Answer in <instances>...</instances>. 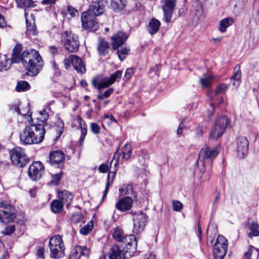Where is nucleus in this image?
Returning a JSON list of instances; mask_svg holds the SVG:
<instances>
[{
	"label": "nucleus",
	"mask_w": 259,
	"mask_h": 259,
	"mask_svg": "<svg viewBox=\"0 0 259 259\" xmlns=\"http://www.w3.org/2000/svg\"><path fill=\"white\" fill-rule=\"evenodd\" d=\"M17 64H21L27 71L25 75H37L43 66L42 58L39 53L32 49L23 50L22 45L17 44Z\"/></svg>",
	"instance_id": "obj_1"
},
{
	"label": "nucleus",
	"mask_w": 259,
	"mask_h": 259,
	"mask_svg": "<svg viewBox=\"0 0 259 259\" xmlns=\"http://www.w3.org/2000/svg\"><path fill=\"white\" fill-rule=\"evenodd\" d=\"M50 256L54 259H59L65 255V246L61 236L55 235L49 241Z\"/></svg>",
	"instance_id": "obj_2"
},
{
	"label": "nucleus",
	"mask_w": 259,
	"mask_h": 259,
	"mask_svg": "<svg viewBox=\"0 0 259 259\" xmlns=\"http://www.w3.org/2000/svg\"><path fill=\"white\" fill-rule=\"evenodd\" d=\"M112 235L115 240L123 242L126 245L127 249L131 250L132 252L136 251L137 241L134 235L126 236L121 229L117 227L114 229Z\"/></svg>",
	"instance_id": "obj_3"
},
{
	"label": "nucleus",
	"mask_w": 259,
	"mask_h": 259,
	"mask_svg": "<svg viewBox=\"0 0 259 259\" xmlns=\"http://www.w3.org/2000/svg\"><path fill=\"white\" fill-rule=\"evenodd\" d=\"M16 218L15 208L7 202H0V221L7 224L13 222Z\"/></svg>",
	"instance_id": "obj_4"
},
{
	"label": "nucleus",
	"mask_w": 259,
	"mask_h": 259,
	"mask_svg": "<svg viewBox=\"0 0 259 259\" xmlns=\"http://www.w3.org/2000/svg\"><path fill=\"white\" fill-rule=\"evenodd\" d=\"M45 173V167L43 164L39 161H34L29 167L28 174L29 178L33 181L39 180Z\"/></svg>",
	"instance_id": "obj_5"
},
{
	"label": "nucleus",
	"mask_w": 259,
	"mask_h": 259,
	"mask_svg": "<svg viewBox=\"0 0 259 259\" xmlns=\"http://www.w3.org/2000/svg\"><path fill=\"white\" fill-rule=\"evenodd\" d=\"M63 42L65 49L71 52L77 51L79 48L77 37L71 33L65 32L63 35Z\"/></svg>",
	"instance_id": "obj_6"
},
{
	"label": "nucleus",
	"mask_w": 259,
	"mask_h": 259,
	"mask_svg": "<svg viewBox=\"0 0 259 259\" xmlns=\"http://www.w3.org/2000/svg\"><path fill=\"white\" fill-rule=\"evenodd\" d=\"M227 123L228 120L225 116L217 118L210 133V137L214 139H217L221 137L224 133Z\"/></svg>",
	"instance_id": "obj_7"
},
{
	"label": "nucleus",
	"mask_w": 259,
	"mask_h": 259,
	"mask_svg": "<svg viewBox=\"0 0 259 259\" xmlns=\"http://www.w3.org/2000/svg\"><path fill=\"white\" fill-rule=\"evenodd\" d=\"M95 16L89 14V12H83L81 16L82 27L89 31H96L99 25L95 21Z\"/></svg>",
	"instance_id": "obj_8"
},
{
	"label": "nucleus",
	"mask_w": 259,
	"mask_h": 259,
	"mask_svg": "<svg viewBox=\"0 0 259 259\" xmlns=\"http://www.w3.org/2000/svg\"><path fill=\"white\" fill-rule=\"evenodd\" d=\"M29 125L30 132L33 136L34 144L41 143L44 138L46 130L44 125L40 123H33Z\"/></svg>",
	"instance_id": "obj_9"
},
{
	"label": "nucleus",
	"mask_w": 259,
	"mask_h": 259,
	"mask_svg": "<svg viewBox=\"0 0 259 259\" xmlns=\"http://www.w3.org/2000/svg\"><path fill=\"white\" fill-rule=\"evenodd\" d=\"M122 71L121 70H117L111 75L110 78L104 79L101 82H99L96 80H93L92 83L95 88H97L99 90L106 88L114 83L116 81L120 79Z\"/></svg>",
	"instance_id": "obj_10"
},
{
	"label": "nucleus",
	"mask_w": 259,
	"mask_h": 259,
	"mask_svg": "<svg viewBox=\"0 0 259 259\" xmlns=\"http://www.w3.org/2000/svg\"><path fill=\"white\" fill-rule=\"evenodd\" d=\"M134 229L135 233H139L144 230L147 222V215L146 214L138 212L134 215L133 217Z\"/></svg>",
	"instance_id": "obj_11"
},
{
	"label": "nucleus",
	"mask_w": 259,
	"mask_h": 259,
	"mask_svg": "<svg viewBox=\"0 0 259 259\" xmlns=\"http://www.w3.org/2000/svg\"><path fill=\"white\" fill-rule=\"evenodd\" d=\"M219 154L218 151L214 148H210L205 146L200 151L198 161L204 162V161H211Z\"/></svg>",
	"instance_id": "obj_12"
},
{
	"label": "nucleus",
	"mask_w": 259,
	"mask_h": 259,
	"mask_svg": "<svg viewBox=\"0 0 259 259\" xmlns=\"http://www.w3.org/2000/svg\"><path fill=\"white\" fill-rule=\"evenodd\" d=\"M175 3L176 0H163V4L162 6L163 11V20L166 23L169 22L171 19Z\"/></svg>",
	"instance_id": "obj_13"
},
{
	"label": "nucleus",
	"mask_w": 259,
	"mask_h": 259,
	"mask_svg": "<svg viewBox=\"0 0 259 259\" xmlns=\"http://www.w3.org/2000/svg\"><path fill=\"white\" fill-rule=\"evenodd\" d=\"M107 4L105 0H95L89 10L85 12H89V14L96 16H99L103 13Z\"/></svg>",
	"instance_id": "obj_14"
},
{
	"label": "nucleus",
	"mask_w": 259,
	"mask_h": 259,
	"mask_svg": "<svg viewBox=\"0 0 259 259\" xmlns=\"http://www.w3.org/2000/svg\"><path fill=\"white\" fill-rule=\"evenodd\" d=\"M237 155L242 158L245 156L248 151V141L244 137H240L237 140Z\"/></svg>",
	"instance_id": "obj_15"
},
{
	"label": "nucleus",
	"mask_w": 259,
	"mask_h": 259,
	"mask_svg": "<svg viewBox=\"0 0 259 259\" xmlns=\"http://www.w3.org/2000/svg\"><path fill=\"white\" fill-rule=\"evenodd\" d=\"M16 62V45H15L13 48L12 58L10 60L9 58H7V57L5 55H0V71L7 70L11 66L12 63Z\"/></svg>",
	"instance_id": "obj_16"
},
{
	"label": "nucleus",
	"mask_w": 259,
	"mask_h": 259,
	"mask_svg": "<svg viewBox=\"0 0 259 259\" xmlns=\"http://www.w3.org/2000/svg\"><path fill=\"white\" fill-rule=\"evenodd\" d=\"M65 160V156L62 151H54L50 154V162L52 165H58L62 168Z\"/></svg>",
	"instance_id": "obj_17"
},
{
	"label": "nucleus",
	"mask_w": 259,
	"mask_h": 259,
	"mask_svg": "<svg viewBox=\"0 0 259 259\" xmlns=\"http://www.w3.org/2000/svg\"><path fill=\"white\" fill-rule=\"evenodd\" d=\"M90 248L85 246H76L72 250L68 259H79L81 256H89Z\"/></svg>",
	"instance_id": "obj_18"
},
{
	"label": "nucleus",
	"mask_w": 259,
	"mask_h": 259,
	"mask_svg": "<svg viewBox=\"0 0 259 259\" xmlns=\"http://www.w3.org/2000/svg\"><path fill=\"white\" fill-rule=\"evenodd\" d=\"M31 128L29 125H27L20 132L19 138L20 142L24 145L34 144L33 139V136L30 132Z\"/></svg>",
	"instance_id": "obj_19"
},
{
	"label": "nucleus",
	"mask_w": 259,
	"mask_h": 259,
	"mask_svg": "<svg viewBox=\"0 0 259 259\" xmlns=\"http://www.w3.org/2000/svg\"><path fill=\"white\" fill-rule=\"evenodd\" d=\"M133 200L129 196L120 199L116 203L115 207L120 211L124 212L129 210L133 205Z\"/></svg>",
	"instance_id": "obj_20"
},
{
	"label": "nucleus",
	"mask_w": 259,
	"mask_h": 259,
	"mask_svg": "<svg viewBox=\"0 0 259 259\" xmlns=\"http://www.w3.org/2000/svg\"><path fill=\"white\" fill-rule=\"evenodd\" d=\"M25 21L26 30L29 34L36 35L37 33L36 26L35 24L34 17L32 14L29 15L28 12L25 11Z\"/></svg>",
	"instance_id": "obj_21"
},
{
	"label": "nucleus",
	"mask_w": 259,
	"mask_h": 259,
	"mask_svg": "<svg viewBox=\"0 0 259 259\" xmlns=\"http://www.w3.org/2000/svg\"><path fill=\"white\" fill-rule=\"evenodd\" d=\"M128 36L122 32H118L112 37V46L114 50H117L126 40Z\"/></svg>",
	"instance_id": "obj_22"
},
{
	"label": "nucleus",
	"mask_w": 259,
	"mask_h": 259,
	"mask_svg": "<svg viewBox=\"0 0 259 259\" xmlns=\"http://www.w3.org/2000/svg\"><path fill=\"white\" fill-rule=\"evenodd\" d=\"M29 111V103L25 102L24 103H20L17 105V113L23 116H25L28 122L32 121V118L31 115H27Z\"/></svg>",
	"instance_id": "obj_23"
},
{
	"label": "nucleus",
	"mask_w": 259,
	"mask_h": 259,
	"mask_svg": "<svg viewBox=\"0 0 259 259\" xmlns=\"http://www.w3.org/2000/svg\"><path fill=\"white\" fill-rule=\"evenodd\" d=\"M58 198L68 208L73 200V196L69 191L64 190L58 193Z\"/></svg>",
	"instance_id": "obj_24"
},
{
	"label": "nucleus",
	"mask_w": 259,
	"mask_h": 259,
	"mask_svg": "<svg viewBox=\"0 0 259 259\" xmlns=\"http://www.w3.org/2000/svg\"><path fill=\"white\" fill-rule=\"evenodd\" d=\"M110 259H124V252L117 245L113 246L109 253Z\"/></svg>",
	"instance_id": "obj_25"
},
{
	"label": "nucleus",
	"mask_w": 259,
	"mask_h": 259,
	"mask_svg": "<svg viewBox=\"0 0 259 259\" xmlns=\"http://www.w3.org/2000/svg\"><path fill=\"white\" fill-rule=\"evenodd\" d=\"M72 66L74 69L78 73L81 74L85 72V67L82 60L77 56L73 57Z\"/></svg>",
	"instance_id": "obj_26"
},
{
	"label": "nucleus",
	"mask_w": 259,
	"mask_h": 259,
	"mask_svg": "<svg viewBox=\"0 0 259 259\" xmlns=\"http://www.w3.org/2000/svg\"><path fill=\"white\" fill-rule=\"evenodd\" d=\"M241 77V73L240 69V66L237 65L234 68L233 75L231 77V80L233 85L237 88L240 84Z\"/></svg>",
	"instance_id": "obj_27"
},
{
	"label": "nucleus",
	"mask_w": 259,
	"mask_h": 259,
	"mask_svg": "<svg viewBox=\"0 0 259 259\" xmlns=\"http://www.w3.org/2000/svg\"><path fill=\"white\" fill-rule=\"evenodd\" d=\"M109 45L104 39H100L98 44V51L101 56H106L108 54Z\"/></svg>",
	"instance_id": "obj_28"
},
{
	"label": "nucleus",
	"mask_w": 259,
	"mask_h": 259,
	"mask_svg": "<svg viewBox=\"0 0 259 259\" xmlns=\"http://www.w3.org/2000/svg\"><path fill=\"white\" fill-rule=\"evenodd\" d=\"M228 85L226 84H220L217 87V90L215 92L214 97L213 99L214 102L221 104L223 102V99L222 97H218V96L220 94L224 93L228 89Z\"/></svg>",
	"instance_id": "obj_29"
},
{
	"label": "nucleus",
	"mask_w": 259,
	"mask_h": 259,
	"mask_svg": "<svg viewBox=\"0 0 259 259\" xmlns=\"http://www.w3.org/2000/svg\"><path fill=\"white\" fill-rule=\"evenodd\" d=\"M127 0H111V6L115 12H120L125 7Z\"/></svg>",
	"instance_id": "obj_30"
},
{
	"label": "nucleus",
	"mask_w": 259,
	"mask_h": 259,
	"mask_svg": "<svg viewBox=\"0 0 259 259\" xmlns=\"http://www.w3.org/2000/svg\"><path fill=\"white\" fill-rule=\"evenodd\" d=\"M160 26V23L158 20L152 19L148 24V31L151 35H153L158 32Z\"/></svg>",
	"instance_id": "obj_31"
},
{
	"label": "nucleus",
	"mask_w": 259,
	"mask_h": 259,
	"mask_svg": "<svg viewBox=\"0 0 259 259\" xmlns=\"http://www.w3.org/2000/svg\"><path fill=\"white\" fill-rule=\"evenodd\" d=\"M63 202L60 199H55L51 203V209L55 213L61 212L63 208Z\"/></svg>",
	"instance_id": "obj_32"
},
{
	"label": "nucleus",
	"mask_w": 259,
	"mask_h": 259,
	"mask_svg": "<svg viewBox=\"0 0 259 259\" xmlns=\"http://www.w3.org/2000/svg\"><path fill=\"white\" fill-rule=\"evenodd\" d=\"M234 22L233 19L231 17H227L222 19L219 24V29L222 32L226 31L227 28L231 26Z\"/></svg>",
	"instance_id": "obj_33"
},
{
	"label": "nucleus",
	"mask_w": 259,
	"mask_h": 259,
	"mask_svg": "<svg viewBox=\"0 0 259 259\" xmlns=\"http://www.w3.org/2000/svg\"><path fill=\"white\" fill-rule=\"evenodd\" d=\"M214 248L218 247V248L225 249L227 250L228 249V241L222 235H219L217 237L216 241L214 244Z\"/></svg>",
	"instance_id": "obj_34"
},
{
	"label": "nucleus",
	"mask_w": 259,
	"mask_h": 259,
	"mask_svg": "<svg viewBox=\"0 0 259 259\" xmlns=\"http://www.w3.org/2000/svg\"><path fill=\"white\" fill-rule=\"evenodd\" d=\"M249 229L250 232L248 234V236L250 238L253 237H256L259 236V225L258 224L254 221L249 223L248 225Z\"/></svg>",
	"instance_id": "obj_35"
},
{
	"label": "nucleus",
	"mask_w": 259,
	"mask_h": 259,
	"mask_svg": "<svg viewBox=\"0 0 259 259\" xmlns=\"http://www.w3.org/2000/svg\"><path fill=\"white\" fill-rule=\"evenodd\" d=\"M115 175V172L110 171L108 173L107 176V182L106 184V187L104 192V194L102 197V200L106 197L108 191H109V187L112 184Z\"/></svg>",
	"instance_id": "obj_36"
},
{
	"label": "nucleus",
	"mask_w": 259,
	"mask_h": 259,
	"mask_svg": "<svg viewBox=\"0 0 259 259\" xmlns=\"http://www.w3.org/2000/svg\"><path fill=\"white\" fill-rule=\"evenodd\" d=\"M212 80V76L210 74H205L200 79V83L203 88H208Z\"/></svg>",
	"instance_id": "obj_37"
},
{
	"label": "nucleus",
	"mask_w": 259,
	"mask_h": 259,
	"mask_svg": "<svg viewBox=\"0 0 259 259\" xmlns=\"http://www.w3.org/2000/svg\"><path fill=\"white\" fill-rule=\"evenodd\" d=\"M29 161V158L24 154L19 153L17 152V166L23 167Z\"/></svg>",
	"instance_id": "obj_38"
},
{
	"label": "nucleus",
	"mask_w": 259,
	"mask_h": 259,
	"mask_svg": "<svg viewBox=\"0 0 259 259\" xmlns=\"http://www.w3.org/2000/svg\"><path fill=\"white\" fill-rule=\"evenodd\" d=\"M132 153V146L130 144H126L122 148V158L128 160Z\"/></svg>",
	"instance_id": "obj_39"
},
{
	"label": "nucleus",
	"mask_w": 259,
	"mask_h": 259,
	"mask_svg": "<svg viewBox=\"0 0 259 259\" xmlns=\"http://www.w3.org/2000/svg\"><path fill=\"white\" fill-rule=\"evenodd\" d=\"M49 118V114L45 109H43L39 112L38 117L37 118V123H40L44 125Z\"/></svg>",
	"instance_id": "obj_40"
},
{
	"label": "nucleus",
	"mask_w": 259,
	"mask_h": 259,
	"mask_svg": "<svg viewBox=\"0 0 259 259\" xmlns=\"http://www.w3.org/2000/svg\"><path fill=\"white\" fill-rule=\"evenodd\" d=\"M226 252L227 250L225 249L213 247V254L214 259H223Z\"/></svg>",
	"instance_id": "obj_41"
},
{
	"label": "nucleus",
	"mask_w": 259,
	"mask_h": 259,
	"mask_svg": "<svg viewBox=\"0 0 259 259\" xmlns=\"http://www.w3.org/2000/svg\"><path fill=\"white\" fill-rule=\"evenodd\" d=\"M30 89V84L26 81H17V92H26Z\"/></svg>",
	"instance_id": "obj_42"
},
{
	"label": "nucleus",
	"mask_w": 259,
	"mask_h": 259,
	"mask_svg": "<svg viewBox=\"0 0 259 259\" xmlns=\"http://www.w3.org/2000/svg\"><path fill=\"white\" fill-rule=\"evenodd\" d=\"M130 49L128 47L121 48L120 49H118L116 51L117 54L119 59L121 61H123L129 54Z\"/></svg>",
	"instance_id": "obj_43"
},
{
	"label": "nucleus",
	"mask_w": 259,
	"mask_h": 259,
	"mask_svg": "<svg viewBox=\"0 0 259 259\" xmlns=\"http://www.w3.org/2000/svg\"><path fill=\"white\" fill-rule=\"evenodd\" d=\"M17 6L23 8L34 7V2L31 0H17Z\"/></svg>",
	"instance_id": "obj_44"
},
{
	"label": "nucleus",
	"mask_w": 259,
	"mask_h": 259,
	"mask_svg": "<svg viewBox=\"0 0 259 259\" xmlns=\"http://www.w3.org/2000/svg\"><path fill=\"white\" fill-rule=\"evenodd\" d=\"M93 226L94 223L93 222L91 221L87 225L80 228V233L83 235H87L93 229Z\"/></svg>",
	"instance_id": "obj_45"
},
{
	"label": "nucleus",
	"mask_w": 259,
	"mask_h": 259,
	"mask_svg": "<svg viewBox=\"0 0 259 259\" xmlns=\"http://www.w3.org/2000/svg\"><path fill=\"white\" fill-rule=\"evenodd\" d=\"M18 217L19 218L17 217V225L19 224L21 225L20 231L23 233L24 230V225L26 219L25 217V214L23 212H21Z\"/></svg>",
	"instance_id": "obj_46"
},
{
	"label": "nucleus",
	"mask_w": 259,
	"mask_h": 259,
	"mask_svg": "<svg viewBox=\"0 0 259 259\" xmlns=\"http://www.w3.org/2000/svg\"><path fill=\"white\" fill-rule=\"evenodd\" d=\"M119 190L121 195H128L132 191L133 186L131 185H123Z\"/></svg>",
	"instance_id": "obj_47"
},
{
	"label": "nucleus",
	"mask_w": 259,
	"mask_h": 259,
	"mask_svg": "<svg viewBox=\"0 0 259 259\" xmlns=\"http://www.w3.org/2000/svg\"><path fill=\"white\" fill-rule=\"evenodd\" d=\"M81 129V135L79 138V145L80 146H82L83 142L84 140L85 137L87 133V130L82 126H80Z\"/></svg>",
	"instance_id": "obj_48"
},
{
	"label": "nucleus",
	"mask_w": 259,
	"mask_h": 259,
	"mask_svg": "<svg viewBox=\"0 0 259 259\" xmlns=\"http://www.w3.org/2000/svg\"><path fill=\"white\" fill-rule=\"evenodd\" d=\"M82 220V215L80 213H77L72 215L71 218V221L76 224L77 223Z\"/></svg>",
	"instance_id": "obj_49"
},
{
	"label": "nucleus",
	"mask_w": 259,
	"mask_h": 259,
	"mask_svg": "<svg viewBox=\"0 0 259 259\" xmlns=\"http://www.w3.org/2000/svg\"><path fill=\"white\" fill-rule=\"evenodd\" d=\"M73 57H74V55H70L68 58L64 59V64L65 69H69L70 67V65H72Z\"/></svg>",
	"instance_id": "obj_50"
},
{
	"label": "nucleus",
	"mask_w": 259,
	"mask_h": 259,
	"mask_svg": "<svg viewBox=\"0 0 259 259\" xmlns=\"http://www.w3.org/2000/svg\"><path fill=\"white\" fill-rule=\"evenodd\" d=\"M183 208V204L179 201L175 200L172 202V208L176 211H180Z\"/></svg>",
	"instance_id": "obj_51"
},
{
	"label": "nucleus",
	"mask_w": 259,
	"mask_h": 259,
	"mask_svg": "<svg viewBox=\"0 0 259 259\" xmlns=\"http://www.w3.org/2000/svg\"><path fill=\"white\" fill-rule=\"evenodd\" d=\"M37 256L40 259H45V248L44 247H39L37 249Z\"/></svg>",
	"instance_id": "obj_52"
},
{
	"label": "nucleus",
	"mask_w": 259,
	"mask_h": 259,
	"mask_svg": "<svg viewBox=\"0 0 259 259\" xmlns=\"http://www.w3.org/2000/svg\"><path fill=\"white\" fill-rule=\"evenodd\" d=\"M91 128L92 132L95 134H98L100 132V127L96 123H92L91 124Z\"/></svg>",
	"instance_id": "obj_53"
},
{
	"label": "nucleus",
	"mask_w": 259,
	"mask_h": 259,
	"mask_svg": "<svg viewBox=\"0 0 259 259\" xmlns=\"http://www.w3.org/2000/svg\"><path fill=\"white\" fill-rule=\"evenodd\" d=\"M15 230V225H11L6 227L5 231L3 232L5 235H10L13 233Z\"/></svg>",
	"instance_id": "obj_54"
},
{
	"label": "nucleus",
	"mask_w": 259,
	"mask_h": 259,
	"mask_svg": "<svg viewBox=\"0 0 259 259\" xmlns=\"http://www.w3.org/2000/svg\"><path fill=\"white\" fill-rule=\"evenodd\" d=\"M185 119H183L180 122L179 126L177 130V134L179 136H180L183 133V128L185 127Z\"/></svg>",
	"instance_id": "obj_55"
},
{
	"label": "nucleus",
	"mask_w": 259,
	"mask_h": 259,
	"mask_svg": "<svg viewBox=\"0 0 259 259\" xmlns=\"http://www.w3.org/2000/svg\"><path fill=\"white\" fill-rule=\"evenodd\" d=\"M195 132L196 137L197 138H200L203 135V130L202 128L200 126H197L195 128Z\"/></svg>",
	"instance_id": "obj_56"
},
{
	"label": "nucleus",
	"mask_w": 259,
	"mask_h": 259,
	"mask_svg": "<svg viewBox=\"0 0 259 259\" xmlns=\"http://www.w3.org/2000/svg\"><path fill=\"white\" fill-rule=\"evenodd\" d=\"M67 11L71 17L75 16L77 14V11L71 6L67 7Z\"/></svg>",
	"instance_id": "obj_57"
},
{
	"label": "nucleus",
	"mask_w": 259,
	"mask_h": 259,
	"mask_svg": "<svg viewBox=\"0 0 259 259\" xmlns=\"http://www.w3.org/2000/svg\"><path fill=\"white\" fill-rule=\"evenodd\" d=\"M63 175V171L55 174L53 177V181L56 184H58Z\"/></svg>",
	"instance_id": "obj_58"
},
{
	"label": "nucleus",
	"mask_w": 259,
	"mask_h": 259,
	"mask_svg": "<svg viewBox=\"0 0 259 259\" xmlns=\"http://www.w3.org/2000/svg\"><path fill=\"white\" fill-rule=\"evenodd\" d=\"M49 51L51 54L54 55L58 54L59 49L55 46H51L49 48Z\"/></svg>",
	"instance_id": "obj_59"
},
{
	"label": "nucleus",
	"mask_w": 259,
	"mask_h": 259,
	"mask_svg": "<svg viewBox=\"0 0 259 259\" xmlns=\"http://www.w3.org/2000/svg\"><path fill=\"white\" fill-rule=\"evenodd\" d=\"M109 169L108 166L105 164H102L99 166V170L102 173L107 172Z\"/></svg>",
	"instance_id": "obj_60"
},
{
	"label": "nucleus",
	"mask_w": 259,
	"mask_h": 259,
	"mask_svg": "<svg viewBox=\"0 0 259 259\" xmlns=\"http://www.w3.org/2000/svg\"><path fill=\"white\" fill-rule=\"evenodd\" d=\"M133 73V70L132 68H128L126 69L125 75H124V78H126L127 79H129L132 75Z\"/></svg>",
	"instance_id": "obj_61"
},
{
	"label": "nucleus",
	"mask_w": 259,
	"mask_h": 259,
	"mask_svg": "<svg viewBox=\"0 0 259 259\" xmlns=\"http://www.w3.org/2000/svg\"><path fill=\"white\" fill-rule=\"evenodd\" d=\"M15 151H16V150H15V148H14L12 149V151L10 152V155H11L10 158L11 159V161L13 164L15 163V160H16V153H15Z\"/></svg>",
	"instance_id": "obj_62"
},
{
	"label": "nucleus",
	"mask_w": 259,
	"mask_h": 259,
	"mask_svg": "<svg viewBox=\"0 0 259 259\" xmlns=\"http://www.w3.org/2000/svg\"><path fill=\"white\" fill-rule=\"evenodd\" d=\"M252 249L251 247H249L248 249L247 252H246L244 254V257L246 259H251V256L252 255Z\"/></svg>",
	"instance_id": "obj_63"
},
{
	"label": "nucleus",
	"mask_w": 259,
	"mask_h": 259,
	"mask_svg": "<svg viewBox=\"0 0 259 259\" xmlns=\"http://www.w3.org/2000/svg\"><path fill=\"white\" fill-rule=\"evenodd\" d=\"M57 0H42L41 1V4L42 5H55Z\"/></svg>",
	"instance_id": "obj_64"
}]
</instances>
